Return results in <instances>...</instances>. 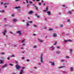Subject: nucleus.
<instances>
[{"label":"nucleus","instance_id":"17","mask_svg":"<svg viewBox=\"0 0 74 74\" xmlns=\"http://www.w3.org/2000/svg\"><path fill=\"white\" fill-rule=\"evenodd\" d=\"M34 7H35V8H36V10H38V7H37V6H35Z\"/></svg>","mask_w":74,"mask_h":74},{"label":"nucleus","instance_id":"30","mask_svg":"<svg viewBox=\"0 0 74 74\" xmlns=\"http://www.w3.org/2000/svg\"><path fill=\"white\" fill-rule=\"evenodd\" d=\"M39 41H40V42H43V41L41 40H39Z\"/></svg>","mask_w":74,"mask_h":74},{"label":"nucleus","instance_id":"19","mask_svg":"<svg viewBox=\"0 0 74 74\" xmlns=\"http://www.w3.org/2000/svg\"><path fill=\"white\" fill-rule=\"evenodd\" d=\"M60 53L59 51L56 52V53H57V54H59V53Z\"/></svg>","mask_w":74,"mask_h":74},{"label":"nucleus","instance_id":"29","mask_svg":"<svg viewBox=\"0 0 74 74\" xmlns=\"http://www.w3.org/2000/svg\"><path fill=\"white\" fill-rule=\"evenodd\" d=\"M26 1L27 3H29V1L28 0H26Z\"/></svg>","mask_w":74,"mask_h":74},{"label":"nucleus","instance_id":"12","mask_svg":"<svg viewBox=\"0 0 74 74\" xmlns=\"http://www.w3.org/2000/svg\"><path fill=\"white\" fill-rule=\"evenodd\" d=\"M68 13L69 14H72V12L69 11V12H68Z\"/></svg>","mask_w":74,"mask_h":74},{"label":"nucleus","instance_id":"47","mask_svg":"<svg viewBox=\"0 0 74 74\" xmlns=\"http://www.w3.org/2000/svg\"><path fill=\"white\" fill-rule=\"evenodd\" d=\"M10 33H11V34H13V33L11 31L10 32Z\"/></svg>","mask_w":74,"mask_h":74},{"label":"nucleus","instance_id":"44","mask_svg":"<svg viewBox=\"0 0 74 74\" xmlns=\"http://www.w3.org/2000/svg\"><path fill=\"white\" fill-rule=\"evenodd\" d=\"M7 5H5L4 6V8H7Z\"/></svg>","mask_w":74,"mask_h":74},{"label":"nucleus","instance_id":"53","mask_svg":"<svg viewBox=\"0 0 74 74\" xmlns=\"http://www.w3.org/2000/svg\"><path fill=\"white\" fill-rule=\"evenodd\" d=\"M39 5H41V3H39Z\"/></svg>","mask_w":74,"mask_h":74},{"label":"nucleus","instance_id":"59","mask_svg":"<svg viewBox=\"0 0 74 74\" xmlns=\"http://www.w3.org/2000/svg\"><path fill=\"white\" fill-rule=\"evenodd\" d=\"M1 4H2V5H3V2H1Z\"/></svg>","mask_w":74,"mask_h":74},{"label":"nucleus","instance_id":"16","mask_svg":"<svg viewBox=\"0 0 74 74\" xmlns=\"http://www.w3.org/2000/svg\"><path fill=\"white\" fill-rule=\"evenodd\" d=\"M61 62H64L66 61V60H61Z\"/></svg>","mask_w":74,"mask_h":74},{"label":"nucleus","instance_id":"48","mask_svg":"<svg viewBox=\"0 0 74 74\" xmlns=\"http://www.w3.org/2000/svg\"><path fill=\"white\" fill-rule=\"evenodd\" d=\"M44 1L43 0H42L41 1V2H42V3H43V2H44Z\"/></svg>","mask_w":74,"mask_h":74},{"label":"nucleus","instance_id":"41","mask_svg":"<svg viewBox=\"0 0 74 74\" xmlns=\"http://www.w3.org/2000/svg\"><path fill=\"white\" fill-rule=\"evenodd\" d=\"M15 62L16 63H17V64L18 63V62L17 61H16Z\"/></svg>","mask_w":74,"mask_h":74},{"label":"nucleus","instance_id":"60","mask_svg":"<svg viewBox=\"0 0 74 74\" xmlns=\"http://www.w3.org/2000/svg\"><path fill=\"white\" fill-rule=\"evenodd\" d=\"M22 21L23 22H25V20H22Z\"/></svg>","mask_w":74,"mask_h":74},{"label":"nucleus","instance_id":"24","mask_svg":"<svg viewBox=\"0 0 74 74\" xmlns=\"http://www.w3.org/2000/svg\"><path fill=\"white\" fill-rule=\"evenodd\" d=\"M37 48L36 45H35L34 47H33V48Z\"/></svg>","mask_w":74,"mask_h":74},{"label":"nucleus","instance_id":"62","mask_svg":"<svg viewBox=\"0 0 74 74\" xmlns=\"http://www.w3.org/2000/svg\"><path fill=\"white\" fill-rule=\"evenodd\" d=\"M2 54L3 55H4V52H2Z\"/></svg>","mask_w":74,"mask_h":74},{"label":"nucleus","instance_id":"38","mask_svg":"<svg viewBox=\"0 0 74 74\" xmlns=\"http://www.w3.org/2000/svg\"><path fill=\"white\" fill-rule=\"evenodd\" d=\"M62 7H66V6L64 5H62Z\"/></svg>","mask_w":74,"mask_h":74},{"label":"nucleus","instance_id":"46","mask_svg":"<svg viewBox=\"0 0 74 74\" xmlns=\"http://www.w3.org/2000/svg\"><path fill=\"white\" fill-rule=\"evenodd\" d=\"M34 26L35 27H36V26H37V25H34Z\"/></svg>","mask_w":74,"mask_h":74},{"label":"nucleus","instance_id":"45","mask_svg":"<svg viewBox=\"0 0 74 74\" xmlns=\"http://www.w3.org/2000/svg\"><path fill=\"white\" fill-rule=\"evenodd\" d=\"M25 51H22V53H25Z\"/></svg>","mask_w":74,"mask_h":74},{"label":"nucleus","instance_id":"57","mask_svg":"<svg viewBox=\"0 0 74 74\" xmlns=\"http://www.w3.org/2000/svg\"><path fill=\"white\" fill-rule=\"evenodd\" d=\"M25 59V58L24 57L22 58V59Z\"/></svg>","mask_w":74,"mask_h":74},{"label":"nucleus","instance_id":"64","mask_svg":"<svg viewBox=\"0 0 74 74\" xmlns=\"http://www.w3.org/2000/svg\"><path fill=\"white\" fill-rule=\"evenodd\" d=\"M45 21H47V18H45Z\"/></svg>","mask_w":74,"mask_h":74},{"label":"nucleus","instance_id":"56","mask_svg":"<svg viewBox=\"0 0 74 74\" xmlns=\"http://www.w3.org/2000/svg\"><path fill=\"white\" fill-rule=\"evenodd\" d=\"M27 7H29V5L27 4Z\"/></svg>","mask_w":74,"mask_h":74},{"label":"nucleus","instance_id":"6","mask_svg":"<svg viewBox=\"0 0 74 74\" xmlns=\"http://www.w3.org/2000/svg\"><path fill=\"white\" fill-rule=\"evenodd\" d=\"M21 8V6H17L15 8L16 9H18V8Z\"/></svg>","mask_w":74,"mask_h":74},{"label":"nucleus","instance_id":"3","mask_svg":"<svg viewBox=\"0 0 74 74\" xmlns=\"http://www.w3.org/2000/svg\"><path fill=\"white\" fill-rule=\"evenodd\" d=\"M4 67H7V64H5L2 67V68H4Z\"/></svg>","mask_w":74,"mask_h":74},{"label":"nucleus","instance_id":"31","mask_svg":"<svg viewBox=\"0 0 74 74\" xmlns=\"http://www.w3.org/2000/svg\"><path fill=\"white\" fill-rule=\"evenodd\" d=\"M15 16V15H14V14H13L12 15V16L13 17H14Z\"/></svg>","mask_w":74,"mask_h":74},{"label":"nucleus","instance_id":"18","mask_svg":"<svg viewBox=\"0 0 74 74\" xmlns=\"http://www.w3.org/2000/svg\"><path fill=\"white\" fill-rule=\"evenodd\" d=\"M68 41H69V42H72L73 41L71 40V39L68 40Z\"/></svg>","mask_w":74,"mask_h":74},{"label":"nucleus","instance_id":"28","mask_svg":"<svg viewBox=\"0 0 74 74\" xmlns=\"http://www.w3.org/2000/svg\"><path fill=\"white\" fill-rule=\"evenodd\" d=\"M26 61H27V62H29L30 61V60L27 59V60Z\"/></svg>","mask_w":74,"mask_h":74},{"label":"nucleus","instance_id":"9","mask_svg":"<svg viewBox=\"0 0 74 74\" xmlns=\"http://www.w3.org/2000/svg\"><path fill=\"white\" fill-rule=\"evenodd\" d=\"M53 36H54V37H56L57 36V34L56 33H55L54 34H53Z\"/></svg>","mask_w":74,"mask_h":74},{"label":"nucleus","instance_id":"36","mask_svg":"<svg viewBox=\"0 0 74 74\" xmlns=\"http://www.w3.org/2000/svg\"><path fill=\"white\" fill-rule=\"evenodd\" d=\"M29 23H33V21H29Z\"/></svg>","mask_w":74,"mask_h":74},{"label":"nucleus","instance_id":"50","mask_svg":"<svg viewBox=\"0 0 74 74\" xmlns=\"http://www.w3.org/2000/svg\"><path fill=\"white\" fill-rule=\"evenodd\" d=\"M38 64L39 65H40V64H41V63L39 62V63H38Z\"/></svg>","mask_w":74,"mask_h":74},{"label":"nucleus","instance_id":"11","mask_svg":"<svg viewBox=\"0 0 74 74\" xmlns=\"http://www.w3.org/2000/svg\"><path fill=\"white\" fill-rule=\"evenodd\" d=\"M47 13H48V15H49L51 14V13L49 11H47Z\"/></svg>","mask_w":74,"mask_h":74},{"label":"nucleus","instance_id":"37","mask_svg":"<svg viewBox=\"0 0 74 74\" xmlns=\"http://www.w3.org/2000/svg\"><path fill=\"white\" fill-rule=\"evenodd\" d=\"M53 29H51V28H50L49 29V30H53Z\"/></svg>","mask_w":74,"mask_h":74},{"label":"nucleus","instance_id":"63","mask_svg":"<svg viewBox=\"0 0 74 74\" xmlns=\"http://www.w3.org/2000/svg\"><path fill=\"white\" fill-rule=\"evenodd\" d=\"M61 27H63V25H62L61 26H60Z\"/></svg>","mask_w":74,"mask_h":74},{"label":"nucleus","instance_id":"26","mask_svg":"<svg viewBox=\"0 0 74 74\" xmlns=\"http://www.w3.org/2000/svg\"><path fill=\"white\" fill-rule=\"evenodd\" d=\"M63 67H64V66H62L61 67H59V69H61V68H63Z\"/></svg>","mask_w":74,"mask_h":74},{"label":"nucleus","instance_id":"14","mask_svg":"<svg viewBox=\"0 0 74 74\" xmlns=\"http://www.w3.org/2000/svg\"><path fill=\"white\" fill-rule=\"evenodd\" d=\"M0 12H1V13H3V12H4V10H3L2 11H0Z\"/></svg>","mask_w":74,"mask_h":74},{"label":"nucleus","instance_id":"21","mask_svg":"<svg viewBox=\"0 0 74 74\" xmlns=\"http://www.w3.org/2000/svg\"><path fill=\"white\" fill-rule=\"evenodd\" d=\"M67 41H68V40H64V42H67Z\"/></svg>","mask_w":74,"mask_h":74},{"label":"nucleus","instance_id":"13","mask_svg":"<svg viewBox=\"0 0 74 74\" xmlns=\"http://www.w3.org/2000/svg\"><path fill=\"white\" fill-rule=\"evenodd\" d=\"M73 68L72 67L71 68V69H70L71 71H73Z\"/></svg>","mask_w":74,"mask_h":74},{"label":"nucleus","instance_id":"39","mask_svg":"<svg viewBox=\"0 0 74 74\" xmlns=\"http://www.w3.org/2000/svg\"><path fill=\"white\" fill-rule=\"evenodd\" d=\"M67 22H70V20H69V19H67Z\"/></svg>","mask_w":74,"mask_h":74},{"label":"nucleus","instance_id":"51","mask_svg":"<svg viewBox=\"0 0 74 74\" xmlns=\"http://www.w3.org/2000/svg\"><path fill=\"white\" fill-rule=\"evenodd\" d=\"M70 52H72V49H70Z\"/></svg>","mask_w":74,"mask_h":74},{"label":"nucleus","instance_id":"10","mask_svg":"<svg viewBox=\"0 0 74 74\" xmlns=\"http://www.w3.org/2000/svg\"><path fill=\"white\" fill-rule=\"evenodd\" d=\"M29 14H32V13H33V11H30L28 12Z\"/></svg>","mask_w":74,"mask_h":74},{"label":"nucleus","instance_id":"35","mask_svg":"<svg viewBox=\"0 0 74 74\" xmlns=\"http://www.w3.org/2000/svg\"><path fill=\"white\" fill-rule=\"evenodd\" d=\"M7 59L8 60H10V57H8L7 58Z\"/></svg>","mask_w":74,"mask_h":74},{"label":"nucleus","instance_id":"23","mask_svg":"<svg viewBox=\"0 0 74 74\" xmlns=\"http://www.w3.org/2000/svg\"><path fill=\"white\" fill-rule=\"evenodd\" d=\"M9 65H10V66H14V65L12 64H9Z\"/></svg>","mask_w":74,"mask_h":74},{"label":"nucleus","instance_id":"43","mask_svg":"<svg viewBox=\"0 0 74 74\" xmlns=\"http://www.w3.org/2000/svg\"><path fill=\"white\" fill-rule=\"evenodd\" d=\"M37 67H36V66H35L34 67V69H37Z\"/></svg>","mask_w":74,"mask_h":74},{"label":"nucleus","instance_id":"1","mask_svg":"<svg viewBox=\"0 0 74 74\" xmlns=\"http://www.w3.org/2000/svg\"><path fill=\"white\" fill-rule=\"evenodd\" d=\"M16 68L17 70H19L20 69H21V66L18 65V64H17L16 65Z\"/></svg>","mask_w":74,"mask_h":74},{"label":"nucleus","instance_id":"7","mask_svg":"<svg viewBox=\"0 0 74 74\" xmlns=\"http://www.w3.org/2000/svg\"><path fill=\"white\" fill-rule=\"evenodd\" d=\"M0 61L1 62L0 63V64H2L3 63V62L2 61H4L3 60H0Z\"/></svg>","mask_w":74,"mask_h":74},{"label":"nucleus","instance_id":"32","mask_svg":"<svg viewBox=\"0 0 74 74\" xmlns=\"http://www.w3.org/2000/svg\"><path fill=\"white\" fill-rule=\"evenodd\" d=\"M3 32L4 33H7V31L5 30H4V32Z\"/></svg>","mask_w":74,"mask_h":74},{"label":"nucleus","instance_id":"52","mask_svg":"<svg viewBox=\"0 0 74 74\" xmlns=\"http://www.w3.org/2000/svg\"><path fill=\"white\" fill-rule=\"evenodd\" d=\"M25 41V40H23V41H22V42H23Z\"/></svg>","mask_w":74,"mask_h":74},{"label":"nucleus","instance_id":"25","mask_svg":"<svg viewBox=\"0 0 74 74\" xmlns=\"http://www.w3.org/2000/svg\"><path fill=\"white\" fill-rule=\"evenodd\" d=\"M3 35H4V36H5V32H3Z\"/></svg>","mask_w":74,"mask_h":74},{"label":"nucleus","instance_id":"22","mask_svg":"<svg viewBox=\"0 0 74 74\" xmlns=\"http://www.w3.org/2000/svg\"><path fill=\"white\" fill-rule=\"evenodd\" d=\"M52 47H53L52 48V50H54V49H55V48L53 47V46H52Z\"/></svg>","mask_w":74,"mask_h":74},{"label":"nucleus","instance_id":"54","mask_svg":"<svg viewBox=\"0 0 74 74\" xmlns=\"http://www.w3.org/2000/svg\"><path fill=\"white\" fill-rule=\"evenodd\" d=\"M12 57H15V56L14 55H13L12 56H11Z\"/></svg>","mask_w":74,"mask_h":74},{"label":"nucleus","instance_id":"2","mask_svg":"<svg viewBox=\"0 0 74 74\" xmlns=\"http://www.w3.org/2000/svg\"><path fill=\"white\" fill-rule=\"evenodd\" d=\"M40 61L41 63H43L44 61L43 60V57L42 55H41L40 57Z\"/></svg>","mask_w":74,"mask_h":74},{"label":"nucleus","instance_id":"58","mask_svg":"<svg viewBox=\"0 0 74 74\" xmlns=\"http://www.w3.org/2000/svg\"><path fill=\"white\" fill-rule=\"evenodd\" d=\"M36 1H40V0H36Z\"/></svg>","mask_w":74,"mask_h":74},{"label":"nucleus","instance_id":"49","mask_svg":"<svg viewBox=\"0 0 74 74\" xmlns=\"http://www.w3.org/2000/svg\"><path fill=\"white\" fill-rule=\"evenodd\" d=\"M15 1H19V0H15Z\"/></svg>","mask_w":74,"mask_h":74},{"label":"nucleus","instance_id":"5","mask_svg":"<svg viewBox=\"0 0 74 74\" xmlns=\"http://www.w3.org/2000/svg\"><path fill=\"white\" fill-rule=\"evenodd\" d=\"M17 33L19 34V35H21L22 34V33H21V31H19L17 32Z\"/></svg>","mask_w":74,"mask_h":74},{"label":"nucleus","instance_id":"27","mask_svg":"<svg viewBox=\"0 0 74 74\" xmlns=\"http://www.w3.org/2000/svg\"><path fill=\"white\" fill-rule=\"evenodd\" d=\"M46 10L48 11V7H47L46 8Z\"/></svg>","mask_w":74,"mask_h":74},{"label":"nucleus","instance_id":"33","mask_svg":"<svg viewBox=\"0 0 74 74\" xmlns=\"http://www.w3.org/2000/svg\"><path fill=\"white\" fill-rule=\"evenodd\" d=\"M66 58H70V57L66 56Z\"/></svg>","mask_w":74,"mask_h":74},{"label":"nucleus","instance_id":"4","mask_svg":"<svg viewBox=\"0 0 74 74\" xmlns=\"http://www.w3.org/2000/svg\"><path fill=\"white\" fill-rule=\"evenodd\" d=\"M49 62L51 63V64L52 65V66H55V63H54V62H51V61H50Z\"/></svg>","mask_w":74,"mask_h":74},{"label":"nucleus","instance_id":"34","mask_svg":"<svg viewBox=\"0 0 74 74\" xmlns=\"http://www.w3.org/2000/svg\"><path fill=\"white\" fill-rule=\"evenodd\" d=\"M8 26V25H6L4 26V27L7 26Z\"/></svg>","mask_w":74,"mask_h":74},{"label":"nucleus","instance_id":"55","mask_svg":"<svg viewBox=\"0 0 74 74\" xmlns=\"http://www.w3.org/2000/svg\"><path fill=\"white\" fill-rule=\"evenodd\" d=\"M57 48L58 49H59V48H60V47H57Z\"/></svg>","mask_w":74,"mask_h":74},{"label":"nucleus","instance_id":"20","mask_svg":"<svg viewBox=\"0 0 74 74\" xmlns=\"http://www.w3.org/2000/svg\"><path fill=\"white\" fill-rule=\"evenodd\" d=\"M57 41H55V42L54 43V45H56V44H57Z\"/></svg>","mask_w":74,"mask_h":74},{"label":"nucleus","instance_id":"8","mask_svg":"<svg viewBox=\"0 0 74 74\" xmlns=\"http://www.w3.org/2000/svg\"><path fill=\"white\" fill-rule=\"evenodd\" d=\"M8 4H9V3H7V2H5V3L4 4V5H7Z\"/></svg>","mask_w":74,"mask_h":74},{"label":"nucleus","instance_id":"40","mask_svg":"<svg viewBox=\"0 0 74 74\" xmlns=\"http://www.w3.org/2000/svg\"><path fill=\"white\" fill-rule=\"evenodd\" d=\"M37 18H40V16H37Z\"/></svg>","mask_w":74,"mask_h":74},{"label":"nucleus","instance_id":"15","mask_svg":"<svg viewBox=\"0 0 74 74\" xmlns=\"http://www.w3.org/2000/svg\"><path fill=\"white\" fill-rule=\"evenodd\" d=\"M13 21L14 22H16L17 21V19H15L13 20Z\"/></svg>","mask_w":74,"mask_h":74},{"label":"nucleus","instance_id":"61","mask_svg":"<svg viewBox=\"0 0 74 74\" xmlns=\"http://www.w3.org/2000/svg\"><path fill=\"white\" fill-rule=\"evenodd\" d=\"M63 73H66V72H65V71H63Z\"/></svg>","mask_w":74,"mask_h":74},{"label":"nucleus","instance_id":"42","mask_svg":"<svg viewBox=\"0 0 74 74\" xmlns=\"http://www.w3.org/2000/svg\"><path fill=\"white\" fill-rule=\"evenodd\" d=\"M29 3H30V4H33V2L32 1H30L29 2Z\"/></svg>","mask_w":74,"mask_h":74}]
</instances>
